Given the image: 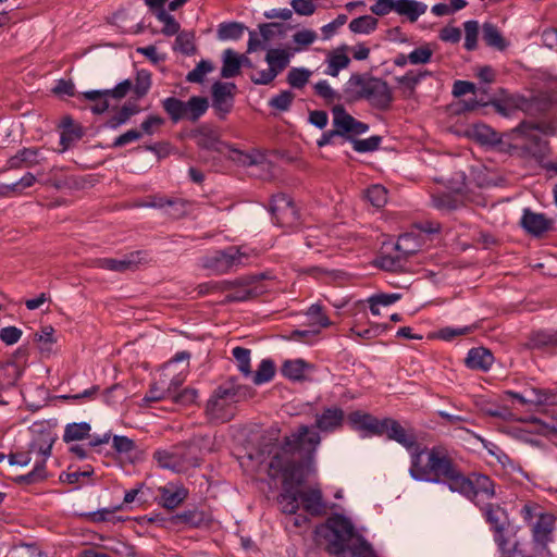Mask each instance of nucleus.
Masks as SVG:
<instances>
[{
  "mask_svg": "<svg viewBox=\"0 0 557 557\" xmlns=\"http://www.w3.org/2000/svg\"><path fill=\"white\" fill-rule=\"evenodd\" d=\"M354 431L362 437L383 436L405 447L410 453V476L418 482L443 484L453 493L460 467L443 446H421L412 430H406L393 418L377 419L371 413L355 410L348 417Z\"/></svg>",
  "mask_w": 557,
  "mask_h": 557,
  "instance_id": "nucleus-1",
  "label": "nucleus"
},
{
  "mask_svg": "<svg viewBox=\"0 0 557 557\" xmlns=\"http://www.w3.org/2000/svg\"><path fill=\"white\" fill-rule=\"evenodd\" d=\"M321 443V436L311 432L306 424H300L282 442L265 444L261 453L269 457V476L282 478L283 491L277 496L282 512L294 515L299 508L300 490L311 471L314 456Z\"/></svg>",
  "mask_w": 557,
  "mask_h": 557,
  "instance_id": "nucleus-2",
  "label": "nucleus"
},
{
  "mask_svg": "<svg viewBox=\"0 0 557 557\" xmlns=\"http://www.w3.org/2000/svg\"><path fill=\"white\" fill-rule=\"evenodd\" d=\"M314 533L333 557H376L371 543L357 532L351 520L343 513L331 515L315 528Z\"/></svg>",
  "mask_w": 557,
  "mask_h": 557,
  "instance_id": "nucleus-3",
  "label": "nucleus"
},
{
  "mask_svg": "<svg viewBox=\"0 0 557 557\" xmlns=\"http://www.w3.org/2000/svg\"><path fill=\"white\" fill-rule=\"evenodd\" d=\"M251 396V387L238 384L236 377H230L219 385L208 399L206 414L210 421L228 422L235 416L234 405Z\"/></svg>",
  "mask_w": 557,
  "mask_h": 557,
  "instance_id": "nucleus-4",
  "label": "nucleus"
},
{
  "mask_svg": "<svg viewBox=\"0 0 557 557\" xmlns=\"http://www.w3.org/2000/svg\"><path fill=\"white\" fill-rule=\"evenodd\" d=\"M520 516L531 531L534 547L537 550L547 549L548 544L555 539L556 517L533 502L522 506Z\"/></svg>",
  "mask_w": 557,
  "mask_h": 557,
  "instance_id": "nucleus-5",
  "label": "nucleus"
},
{
  "mask_svg": "<svg viewBox=\"0 0 557 557\" xmlns=\"http://www.w3.org/2000/svg\"><path fill=\"white\" fill-rule=\"evenodd\" d=\"M453 493H458L475 506L495 497V482L486 474L472 472L466 475L460 469Z\"/></svg>",
  "mask_w": 557,
  "mask_h": 557,
  "instance_id": "nucleus-6",
  "label": "nucleus"
},
{
  "mask_svg": "<svg viewBox=\"0 0 557 557\" xmlns=\"http://www.w3.org/2000/svg\"><path fill=\"white\" fill-rule=\"evenodd\" d=\"M506 136L512 140L509 149L525 159H533L540 165L550 153L549 141L542 139L532 132H515L510 129Z\"/></svg>",
  "mask_w": 557,
  "mask_h": 557,
  "instance_id": "nucleus-7",
  "label": "nucleus"
},
{
  "mask_svg": "<svg viewBox=\"0 0 557 557\" xmlns=\"http://www.w3.org/2000/svg\"><path fill=\"white\" fill-rule=\"evenodd\" d=\"M162 107L173 123L181 120L197 122L207 112L209 101L201 96H193L187 101L168 97L162 101Z\"/></svg>",
  "mask_w": 557,
  "mask_h": 557,
  "instance_id": "nucleus-8",
  "label": "nucleus"
},
{
  "mask_svg": "<svg viewBox=\"0 0 557 557\" xmlns=\"http://www.w3.org/2000/svg\"><path fill=\"white\" fill-rule=\"evenodd\" d=\"M494 533V541L502 552L508 550L509 540L506 537V527L508 525L507 511L498 504L485 503L478 506Z\"/></svg>",
  "mask_w": 557,
  "mask_h": 557,
  "instance_id": "nucleus-9",
  "label": "nucleus"
},
{
  "mask_svg": "<svg viewBox=\"0 0 557 557\" xmlns=\"http://www.w3.org/2000/svg\"><path fill=\"white\" fill-rule=\"evenodd\" d=\"M270 213L276 225L292 228L299 224L300 214L292 198L278 193L273 195L270 201Z\"/></svg>",
  "mask_w": 557,
  "mask_h": 557,
  "instance_id": "nucleus-10",
  "label": "nucleus"
},
{
  "mask_svg": "<svg viewBox=\"0 0 557 557\" xmlns=\"http://www.w3.org/2000/svg\"><path fill=\"white\" fill-rule=\"evenodd\" d=\"M349 412L347 416L342 407L337 405L324 406L319 412L314 413L313 428L317 429V433L332 434L341 431L344 426L345 421L349 422ZM350 424V423H348ZM311 432H315L309 425H307ZM351 426V425H349ZM354 430L352 428H350Z\"/></svg>",
  "mask_w": 557,
  "mask_h": 557,
  "instance_id": "nucleus-11",
  "label": "nucleus"
},
{
  "mask_svg": "<svg viewBox=\"0 0 557 557\" xmlns=\"http://www.w3.org/2000/svg\"><path fill=\"white\" fill-rule=\"evenodd\" d=\"M236 89L235 83L231 82L218 81L212 84V107L220 120H225L233 110Z\"/></svg>",
  "mask_w": 557,
  "mask_h": 557,
  "instance_id": "nucleus-12",
  "label": "nucleus"
},
{
  "mask_svg": "<svg viewBox=\"0 0 557 557\" xmlns=\"http://www.w3.org/2000/svg\"><path fill=\"white\" fill-rule=\"evenodd\" d=\"M246 253L242 252L239 248L230 246L224 250H218L212 256L207 257L203 265L216 273H227L234 268L243 264V259Z\"/></svg>",
  "mask_w": 557,
  "mask_h": 557,
  "instance_id": "nucleus-13",
  "label": "nucleus"
},
{
  "mask_svg": "<svg viewBox=\"0 0 557 557\" xmlns=\"http://www.w3.org/2000/svg\"><path fill=\"white\" fill-rule=\"evenodd\" d=\"M363 97V100H367L372 108L380 111L389 110L394 101L393 91L388 83L375 76L371 78L370 86L366 89Z\"/></svg>",
  "mask_w": 557,
  "mask_h": 557,
  "instance_id": "nucleus-14",
  "label": "nucleus"
},
{
  "mask_svg": "<svg viewBox=\"0 0 557 557\" xmlns=\"http://www.w3.org/2000/svg\"><path fill=\"white\" fill-rule=\"evenodd\" d=\"M520 225L528 234L541 237L553 228V221L544 213H536L530 208H525L520 219Z\"/></svg>",
  "mask_w": 557,
  "mask_h": 557,
  "instance_id": "nucleus-15",
  "label": "nucleus"
},
{
  "mask_svg": "<svg viewBox=\"0 0 557 557\" xmlns=\"http://www.w3.org/2000/svg\"><path fill=\"white\" fill-rule=\"evenodd\" d=\"M158 504L165 509L177 508L188 497V490L181 483L168 482L158 488Z\"/></svg>",
  "mask_w": 557,
  "mask_h": 557,
  "instance_id": "nucleus-16",
  "label": "nucleus"
},
{
  "mask_svg": "<svg viewBox=\"0 0 557 557\" xmlns=\"http://www.w3.org/2000/svg\"><path fill=\"white\" fill-rule=\"evenodd\" d=\"M171 521L173 524L198 529L209 527L212 522V517L208 511L194 506L174 515Z\"/></svg>",
  "mask_w": 557,
  "mask_h": 557,
  "instance_id": "nucleus-17",
  "label": "nucleus"
},
{
  "mask_svg": "<svg viewBox=\"0 0 557 557\" xmlns=\"http://www.w3.org/2000/svg\"><path fill=\"white\" fill-rule=\"evenodd\" d=\"M488 104L493 106L495 111L505 117H511L518 110L529 112L532 107L531 101L523 96H509L505 99L492 100Z\"/></svg>",
  "mask_w": 557,
  "mask_h": 557,
  "instance_id": "nucleus-18",
  "label": "nucleus"
},
{
  "mask_svg": "<svg viewBox=\"0 0 557 557\" xmlns=\"http://www.w3.org/2000/svg\"><path fill=\"white\" fill-rule=\"evenodd\" d=\"M143 253V251L137 250L126 255L123 259L99 258L95 261V265L108 271L125 272L140 263Z\"/></svg>",
  "mask_w": 557,
  "mask_h": 557,
  "instance_id": "nucleus-19",
  "label": "nucleus"
},
{
  "mask_svg": "<svg viewBox=\"0 0 557 557\" xmlns=\"http://www.w3.org/2000/svg\"><path fill=\"white\" fill-rule=\"evenodd\" d=\"M46 158L42 156L41 149L37 147H24L7 161L8 169L20 170L24 166L33 168L41 163Z\"/></svg>",
  "mask_w": 557,
  "mask_h": 557,
  "instance_id": "nucleus-20",
  "label": "nucleus"
},
{
  "mask_svg": "<svg viewBox=\"0 0 557 557\" xmlns=\"http://www.w3.org/2000/svg\"><path fill=\"white\" fill-rule=\"evenodd\" d=\"M374 76L370 74L354 73L344 85L343 92L349 102L363 100L366 89L370 86V81Z\"/></svg>",
  "mask_w": 557,
  "mask_h": 557,
  "instance_id": "nucleus-21",
  "label": "nucleus"
},
{
  "mask_svg": "<svg viewBox=\"0 0 557 557\" xmlns=\"http://www.w3.org/2000/svg\"><path fill=\"white\" fill-rule=\"evenodd\" d=\"M528 339V346L531 349L543 351L557 350V329H540L532 331Z\"/></svg>",
  "mask_w": 557,
  "mask_h": 557,
  "instance_id": "nucleus-22",
  "label": "nucleus"
},
{
  "mask_svg": "<svg viewBox=\"0 0 557 557\" xmlns=\"http://www.w3.org/2000/svg\"><path fill=\"white\" fill-rule=\"evenodd\" d=\"M304 509L313 517H320L326 513V504L320 488H310L300 491L298 494Z\"/></svg>",
  "mask_w": 557,
  "mask_h": 557,
  "instance_id": "nucleus-23",
  "label": "nucleus"
},
{
  "mask_svg": "<svg viewBox=\"0 0 557 557\" xmlns=\"http://www.w3.org/2000/svg\"><path fill=\"white\" fill-rule=\"evenodd\" d=\"M430 71H413L409 70L405 75L395 77L399 85L401 96L405 99H410L414 96L417 86L428 76H431Z\"/></svg>",
  "mask_w": 557,
  "mask_h": 557,
  "instance_id": "nucleus-24",
  "label": "nucleus"
},
{
  "mask_svg": "<svg viewBox=\"0 0 557 557\" xmlns=\"http://www.w3.org/2000/svg\"><path fill=\"white\" fill-rule=\"evenodd\" d=\"M465 362L471 370L487 372L494 362V356L485 347H473L468 351Z\"/></svg>",
  "mask_w": 557,
  "mask_h": 557,
  "instance_id": "nucleus-25",
  "label": "nucleus"
},
{
  "mask_svg": "<svg viewBox=\"0 0 557 557\" xmlns=\"http://www.w3.org/2000/svg\"><path fill=\"white\" fill-rule=\"evenodd\" d=\"M223 65L221 69V76L223 78H232L240 73L242 65L250 64V60L245 55H239L233 49H225L223 51Z\"/></svg>",
  "mask_w": 557,
  "mask_h": 557,
  "instance_id": "nucleus-26",
  "label": "nucleus"
},
{
  "mask_svg": "<svg viewBox=\"0 0 557 557\" xmlns=\"http://www.w3.org/2000/svg\"><path fill=\"white\" fill-rule=\"evenodd\" d=\"M504 395L516 399L521 405H545L548 401L546 391L541 388L531 387L525 389L524 393L513 391H504Z\"/></svg>",
  "mask_w": 557,
  "mask_h": 557,
  "instance_id": "nucleus-27",
  "label": "nucleus"
},
{
  "mask_svg": "<svg viewBox=\"0 0 557 557\" xmlns=\"http://www.w3.org/2000/svg\"><path fill=\"white\" fill-rule=\"evenodd\" d=\"M132 87H133L132 81L124 79L111 89H94V90L84 91L83 97L86 100H97L98 97L109 96L111 98L120 100V99L124 98L132 90Z\"/></svg>",
  "mask_w": 557,
  "mask_h": 557,
  "instance_id": "nucleus-28",
  "label": "nucleus"
},
{
  "mask_svg": "<svg viewBox=\"0 0 557 557\" xmlns=\"http://www.w3.org/2000/svg\"><path fill=\"white\" fill-rule=\"evenodd\" d=\"M332 113L334 129L339 132L341 137H344L349 141V137H352L350 136V128L355 117L347 113L346 109L342 104L334 106Z\"/></svg>",
  "mask_w": 557,
  "mask_h": 557,
  "instance_id": "nucleus-29",
  "label": "nucleus"
},
{
  "mask_svg": "<svg viewBox=\"0 0 557 557\" xmlns=\"http://www.w3.org/2000/svg\"><path fill=\"white\" fill-rule=\"evenodd\" d=\"M139 112V108L136 103L127 102L124 103L117 112L109 117L103 124V128L117 129L120 126L126 124L132 116Z\"/></svg>",
  "mask_w": 557,
  "mask_h": 557,
  "instance_id": "nucleus-30",
  "label": "nucleus"
},
{
  "mask_svg": "<svg viewBox=\"0 0 557 557\" xmlns=\"http://www.w3.org/2000/svg\"><path fill=\"white\" fill-rule=\"evenodd\" d=\"M91 425L88 422H71L64 426L62 440L64 443L84 441L90 437Z\"/></svg>",
  "mask_w": 557,
  "mask_h": 557,
  "instance_id": "nucleus-31",
  "label": "nucleus"
},
{
  "mask_svg": "<svg viewBox=\"0 0 557 557\" xmlns=\"http://www.w3.org/2000/svg\"><path fill=\"white\" fill-rule=\"evenodd\" d=\"M346 47H342L341 49L334 50L329 53L326 62L327 67L324 71L326 75L336 77L339 72L346 69L349 65L350 59L345 53Z\"/></svg>",
  "mask_w": 557,
  "mask_h": 557,
  "instance_id": "nucleus-32",
  "label": "nucleus"
},
{
  "mask_svg": "<svg viewBox=\"0 0 557 557\" xmlns=\"http://www.w3.org/2000/svg\"><path fill=\"white\" fill-rule=\"evenodd\" d=\"M515 132H539L545 136H555L557 134V122L541 121L532 122L523 120L516 127Z\"/></svg>",
  "mask_w": 557,
  "mask_h": 557,
  "instance_id": "nucleus-33",
  "label": "nucleus"
},
{
  "mask_svg": "<svg viewBox=\"0 0 557 557\" xmlns=\"http://www.w3.org/2000/svg\"><path fill=\"white\" fill-rule=\"evenodd\" d=\"M309 367V363L304 359L286 360L281 367V373L290 381H302Z\"/></svg>",
  "mask_w": 557,
  "mask_h": 557,
  "instance_id": "nucleus-34",
  "label": "nucleus"
},
{
  "mask_svg": "<svg viewBox=\"0 0 557 557\" xmlns=\"http://www.w3.org/2000/svg\"><path fill=\"white\" fill-rule=\"evenodd\" d=\"M483 40L486 46L492 47L498 51H504L508 48L509 41H507L497 26L492 23L483 24Z\"/></svg>",
  "mask_w": 557,
  "mask_h": 557,
  "instance_id": "nucleus-35",
  "label": "nucleus"
},
{
  "mask_svg": "<svg viewBox=\"0 0 557 557\" xmlns=\"http://www.w3.org/2000/svg\"><path fill=\"white\" fill-rule=\"evenodd\" d=\"M428 5L416 0H398L396 13L407 16L410 22H416L425 13Z\"/></svg>",
  "mask_w": 557,
  "mask_h": 557,
  "instance_id": "nucleus-36",
  "label": "nucleus"
},
{
  "mask_svg": "<svg viewBox=\"0 0 557 557\" xmlns=\"http://www.w3.org/2000/svg\"><path fill=\"white\" fill-rule=\"evenodd\" d=\"M62 126L64 131L60 136V145L62 146V151H64L69 148L71 141L82 138L83 129L79 125L74 123L71 116H65L62 120Z\"/></svg>",
  "mask_w": 557,
  "mask_h": 557,
  "instance_id": "nucleus-37",
  "label": "nucleus"
},
{
  "mask_svg": "<svg viewBox=\"0 0 557 557\" xmlns=\"http://www.w3.org/2000/svg\"><path fill=\"white\" fill-rule=\"evenodd\" d=\"M195 40L196 37L193 30H182L176 35L173 49L184 55H194L197 51Z\"/></svg>",
  "mask_w": 557,
  "mask_h": 557,
  "instance_id": "nucleus-38",
  "label": "nucleus"
},
{
  "mask_svg": "<svg viewBox=\"0 0 557 557\" xmlns=\"http://www.w3.org/2000/svg\"><path fill=\"white\" fill-rule=\"evenodd\" d=\"M22 376V370L15 362H8L0 368V388L14 386Z\"/></svg>",
  "mask_w": 557,
  "mask_h": 557,
  "instance_id": "nucleus-39",
  "label": "nucleus"
},
{
  "mask_svg": "<svg viewBox=\"0 0 557 557\" xmlns=\"http://www.w3.org/2000/svg\"><path fill=\"white\" fill-rule=\"evenodd\" d=\"M306 315L310 325L315 327L314 333H320L321 329L329 327L332 324L320 304H312L308 308Z\"/></svg>",
  "mask_w": 557,
  "mask_h": 557,
  "instance_id": "nucleus-40",
  "label": "nucleus"
},
{
  "mask_svg": "<svg viewBox=\"0 0 557 557\" xmlns=\"http://www.w3.org/2000/svg\"><path fill=\"white\" fill-rule=\"evenodd\" d=\"M276 372L275 363L272 359H262L258 369L252 373V382L256 385H262L273 380Z\"/></svg>",
  "mask_w": 557,
  "mask_h": 557,
  "instance_id": "nucleus-41",
  "label": "nucleus"
},
{
  "mask_svg": "<svg viewBox=\"0 0 557 557\" xmlns=\"http://www.w3.org/2000/svg\"><path fill=\"white\" fill-rule=\"evenodd\" d=\"M54 438L50 433L41 434L37 440L29 444V453H36L41 456L40 461H45L50 457Z\"/></svg>",
  "mask_w": 557,
  "mask_h": 557,
  "instance_id": "nucleus-42",
  "label": "nucleus"
},
{
  "mask_svg": "<svg viewBox=\"0 0 557 557\" xmlns=\"http://www.w3.org/2000/svg\"><path fill=\"white\" fill-rule=\"evenodd\" d=\"M289 53L284 49H270L265 55L269 69L278 75L289 63Z\"/></svg>",
  "mask_w": 557,
  "mask_h": 557,
  "instance_id": "nucleus-43",
  "label": "nucleus"
},
{
  "mask_svg": "<svg viewBox=\"0 0 557 557\" xmlns=\"http://www.w3.org/2000/svg\"><path fill=\"white\" fill-rule=\"evenodd\" d=\"M312 75V72L306 67H292L286 76L287 84L294 89H302Z\"/></svg>",
  "mask_w": 557,
  "mask_h": 557,
  "instance_id": "nucleus-44",
  "label": "nucleus"
},
{
  "mask_svg": "<svg viewBox=\"0 0 557 557\" xmlns=\"http://www.w3.org/2000/svg\"><path fill=\"white\" fill-rule=\"evenodd\" d=\"M232 355L237 363L238 371L245 376H251L252 371L250 367L251 350L242 346H236L232 350Z\"/></svg>",
  "mask_w": 557,
  "mask_h": 557,
  "instance_id": "nucleus-45",
  "label": "nucleus"
},
{
  "mask_svg": "<svg viewBox=\"0 0 557 557\" xmlns=\"http://www.w3.org/2000/svg\"><path fill=\"white\" fill-rule=\"evenodd\" d=\"M377 27V20L371 15H362L349 23V30L354 34H370Z\"/></svg>",
  "mask_w": 557,
  "mask_h": 557,
  "instance_id": "nucleus-46",
  "label": "nucleus"
},
{
  "mask_svg": "<svg viewBox=\"0 0 557 557\" xmlns=\"http://www.w3.org/2000/svg\"><path fill=\"white\" fill-rule=\"evenodd\" d=\"M364 198L374 208H383L387 202V190L380 184L371 185L364 190Z\"/></svg>",
  "mask_w": 557,
  "mask_h": 557,
  "instance_id": "nucleus-47",
  "label": "nucleus"
},
{
  "mask_svg": "<svg viewBox=\"0 0 557 557\" xmlns=\"http://www.w3.org/2000/svg\"><path fill=\"white\" fill-rule=\"evenodd\" d=\"M199 148L206 150H219L220 140L212 131L197 129L193 133Z\"/></svg>",
  "mask_w": 557,
  "mask_h": 557,
  "instance_id": "nucleus-48",
  "label": "nucleus"
},
{
  "mask_svg": "<svg viewBox=\"0 0 557 557\" xmlns=\"http://www.w3.org/2000/svg\"><path fill=\"white\" fill-rule=\"evenodd\" d=\"M156 17L159 22L163 23L161 33L164 36L170 37L181 33L180 23L166 10H160L159 12H156Z\"/></svg>",
  "mask_w": 557,
  "mask_h": 557,
  "instance_id": "nucleus-49",
  "label": "nucleus"
},
{
  "mask_svg": "<svg viewBox=\"0 0 557 557\" xmlns=\"http://www.w3.org/2000/svg\"><path fill=\"white\" fill-rule=\"evenodd\" d=\"M244 34V26L237 22H224L219 25L218 37L221 40H237Z\"/></svg>",
  "mask_w": 557,
  "mask_h": 557,
  "instance_id": "nucleus-50",
  "label": "nucleus"
},
{
  "mask_svg": "<svg viewBox=\"0 0 557 557\" xmlns=\"http://www.w3.org/2000/svg\"><path fill=\"white\" fill-rule=\"evenodd\" d=\"M374 265L388 272H399L404 267V261L399 256L381 253L374 260Z\"/></svg>",
  "mask_w": 557,
  "mask_h": 557,
  "instance_id": "nucleus-51",
  "label": "nucleus"
},
{
  "mask_svg": "<svg viewBox=\"0 0 557 557\" xmlns=\"http://www.w3.org/2000/svg\"><path fill=\"white\" fill-rule=\"evenodd\" d=\"M473 136L481 144L494 145L499 141L498 134L485 124L473 125Z\"/></svg>",
  "mask_w": 557,
  "mask_h": 557,
  "instance_id": "nucleus-52",
  "label": "nucleus"
},
{
  "mask_svg": "<svg viewBox=\"0 0 557 557\" xmlns=\"http://www.w3.org/2000/svg\"><path fill=\"white\" fill-rule=\"evenodd\" d=\"M349 141L352 144V148L355 151L364 153L375 151L376 149H379L382 141V137L377 135H373L366 139L349 137Z\"/></svg>",
  "mask_w": 557,
  "mask_h": 557,
  "instance_id": "nucleus-53",
  "label": "nucleus"
},
{
  "mask_svg": "<svg viewBox=\"0 0 557 557\" xmlns=\"http://www.w3.org/2000/svg\"><path fill=\"white\" fill-rule=\"evenodd\" d=\"M465 28V44L463 47L468 51H473L478 47L479 23L478 21L470 20L463 23Z\"/></svg>",
  "mask_w": 557,
  "mask_h": 557,
  "instance_id": "nucleus-54",
  "label": "nucleus"
},
{
  "mask_svg": "<svg viewBox=\"0 0 557 557\" xmlns=\"http://www.w3.org/2000/svg\"><path fill=\"white\" fill-rule=\"evenodd\" d=\"M47 478L45 461H36L33 470L24 475H18L14 481L18 484H33Z\"/></svg>",
  "mask_w": 557,
  "mask_h": 557,
  "instance_id": "nucleus-55",
  "label": "nucleus"
},
{
  "mask_svg": "<svg viewBox=\"0 0 557 557\" xmlns=\"http://www.w3.org/2000/svg\"><path fill=\"white\" fill-rule=\"evenodd\" d=\"M294 99L295 95L293 91L282 90L269 100V107L276 109L280 112H286L290 109Z\"/></svg>",
  "mask_w": 557,
  "mask_h": 557,
  "instance_id": "nucleus-56",
  "label": "nucleus"
},
{
  "mask_svg": "<svg viewBox=\"0 0 557 557\" xmlns=\"http://www.w3.org/2000/svg\"><path fill=\"white\" fill-rule=\"evenodd\" d=\"M153 459L157 461L159 467L163 469L175 470L180 466L176 454L165 449H159L153 453Z\"/></svg>",
  "mask_w": 557,
  "mask_h": 557,
  "instance_id": "nucleus-57",
  "label": "nucleus"
},
{
  "mask_svg": "<svg viewBox=\"0 0 557 557\" xmlns=\"http://www.w3.org/2000/svg\"><path fill=\"white\" fill-rule=\"evenodd\" d=\"M151 87V74L148 71L137 72L135 84L132 89L138 99L146 96Z\"/></svg>",
  "mask_w": 557,
  "mask_h": 557,
  "instance_id": "nucleus-58",
  "label": "nucleus"
},
{
  "mask_svg": "<svg viewBox=\"0 0 557 557\" xmlns=\"http://www.w3.org/2000/svg\"><path fill=\"white\" fill-rule=\"evenodd\" d=\"M214 69L213 64L209 60H201L194 70H191L187 76L186 81L189 83H198L201 84L203 82V77L206 74L212 72Z\"/></svg>",
  "mask_w": 557,
  "mask_h": 557,
  "instance_id": "nucleus-59",
  "label": "nucleus"
},
{
  "mask_svg": "<svg viewBox=\"0 0 557 557\" xmlns=\"http://www.w3.org/2000/svg\"><path fill=\"white\" fill-rule=\"evenodd\" d=\"M313 89L315 95L321 97L327 104L333 103L335 100H341L342 98L325 79L315 83Z\"/></svg>",
  "mask_w": 557,
  "mask_h": 557,
  "instance_id": "nucleus-60",
  "label": "nucleus"
},
{
  "mask_svg": "<svg viewBox=\"0 0 557 557\" xmlns=\"http://www.w3.org/2000/svg\"><path fill=\"white\" fill-rule=\"evenodd\" d=\"M122 508V505H119L112 509L110 508H102L95 511H89L82 513V517H84L86 520L95 523L99 522H107V521H113V513L116 510H120Z\"/></svg>",
  "mask_w": 557,
  "mask_h": 557,
  "instance_id": "nucleus-61",
  "label": "nucleus"
},
{
  "mask_svg": "<svg viewBox=\"0 0 557 557\" xmlns=\"http://www.w3.org/2000/svg\"><path fill=\"white\" fill-rule=\"evenodd\" d=\"M34 342L40 344L41 350H50L51 345L55 343L54 329L51 325L42 326L40 332L34 334Z\"/></svg>",
  "mask_w": 557,
  "mask_h": 557,
  "instance_id": "nucleus-62",
  "label": "nucleus"
},
{
  "mask_svg": "<svg viewBox=\"0 0 557 557\" xmlns=\"http://www.w3.org/2000/svg\"><path fill=\"white\" fill-rule=\"evenodd\" d=\"M112 447L119 455H128L136 449L134 440L124 435L112 436Z\"/></svg>",
  "mask_w": 557,
  "mask_h": 557,
  "instance_id": "nucleus-63",
  "label": "nucleus"
},
{
  "mask_svg": "<svg viewBox=\"0 0 557 557\" xmlns=\"http://www.w3.org/2000/svg\"><path fill=\"white\" fill-rule=\"evenodd\" d=\"M433 206L438 210L454 211L459 208V201L450 194H442L433 197Z\"/></svg>",
  "mask_w": 557,
  "mask_h": 557,
  "instance_id": "nucleus-64",
  "label": "nucleus"
}]
</instances>
